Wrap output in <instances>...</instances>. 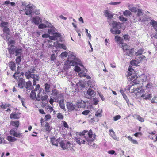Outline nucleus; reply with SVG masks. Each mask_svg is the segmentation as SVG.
Returning a JSON list of instances; mask_svg holds the SVG:
<instances>
[{
    "instance_id": "obj_4",
    "label": "nucleus",
    "mask_w": 157,
    "mask_h": 157,
    "mask_svg": "<svg viewBox=\"0 0 157 157\" xmlns=\"http://www.w3.org/2000/svg\"><path fill=\"white\" fill-rule=\"evenodd\" d=\"M75 139L76 142L79 144H86V141L82 132L77 133L75 136Z\"/></svg>"
},
{
    "instance_id": "obj_2",
    "label": "nucleus",
    "mask_w": 157,
    "mask_h": 157,
    "mask_svg": "<svg viewBox=\"0 0 157 157\" xmlns=\"http://www.w3.org/2000/svg\"><path fill=\"white\" fill-rule=\"evenodd\" d=\"M18 87L20 89H23L24 88L27 90L32 89V82L30 81L26 82L25 79L21 77L17 82Z\"/></svg>"
},
{
    "instance_id": "obj_15",
    "label": "nucleus",
    "mask_w": 157,
    "mask_h": 157,
    "mask_svg": "<svg viewBox=\"0 0 157 157\" xmlns=\"http://www.w3.org/2000/svg\"><path fill=\"white\" fill-rule=\"evenodd\" d=\"M8 50L10 55H13L15 53L16 49L14 45H11L8 48Z\"/></svg>"
},
{
    "instance_id": "obj_20",
    "label": "nucleus",
    "mask_w": 157,
    "mask_h": 157,
    "mask_svg": "<svg viewBox=\"0 0 157 157\" xmlns=\"http://www.w3.org/2000/svg\"><path fill=\"white\" fill-rule=\"evenodd\" d=\"M150 24L152 25L155 30L157 31V21L154 20H152L150 22Z\"/></svg>"
},
{
    "instance_id": "obj_61",
    "label": "nucleus",
    "mask_w": 157,
    "mask_h": 157,
    "mask_svg": "<svg viewBox=\"0 0 157 157\" xmlns=\"http://www.w3.org/2000/svg\"><path fill=\"white\" fill-rule=\"evenodd\" d=\"M124 39L125 40H129L130 39V37L129 35L125 34L123 36Z\"/></svg>"
},
{
    "instance_id": "obj_13",
    "label": "nucleus",
    "mask_w": 157,
    "mask_h": 157,
    "mask_svg": "<svg viewBox=\"0 0 157 157\" xmlns=\"http://www.w3.org/2000/svg\"><path fill=\"white\" fill-rule=\"evenodd\" d=\"M25 6H26L25 8L26 10L25 14L27 15L31 14L32 13V7L29 6V5Z\"/></svg>"
},
{
    "instance_id": "obj_55",
    "label": "nucleus",
    "mask_w": 157,
    "mask_h": 157,
    "mask_svg": "<svg viewBox=\"0 0 157 157\" xmlns=\"http://www.w3.org/2000/svg\"><path fill=\"white\" fill-rule=\"evenodd\" d=\"M119 18L120 20L122 22L126 21L127 19L126 18L124 17L123 16H121L119 17Z\"/></svg>"
},
{
    "instance_id": "obj_58",
    "label": "nucleus",
    "mask_w": 157,
    "mask_h": 157,
    "mask_svg": "<svg viewBox=\"0 0 157 157\" xmlns=\"http://www.w3.org/2000/svg\"><path fill=\"white\" fill-rule=\"evenodd\" d=\"M21 56H18L16 57V62L17 64H19L21 61Z\"/></svg>"
},
{
    "instance_id": "obj_59",
    "label": "nucleus",
    "mask_w": 157,
    "mask_h": 157,
    "mask_svg": "<svg viewBox=\"0 0 157 157\" xmlns=\"http://www.w3.org/2000/svg\"><path fill=\"white\" fill-rule=\"evenodd\" d=\"M46 25L43 23H41L39 24L38 26V28L40 29H43L46 28Z\"/></svg>"
},
{
    "instance_id": "obj_21",
    "label": "nucleus",
    "mask_w": 157,
    "mask_h": 157,
    "mask_svg": "<svg viewBox=\"0 0 157 157\" xmlns=\"http://www.w3.org/2000/svg\"><path fill=\"white\" fill-rule=\"evenodd\" d=\"M10 124L13 126L17 128L19 126V122L18 121L16 120L13 121H11Z\"/></svg>"
},
{
    "instance_id": "obj_45",
    "label": "nucleus",
    "mask_w": 157,
    "mask_h": 157,
    "mask_svg": "<svg viewBox=\"0 0 157 157\" xmlns=\"http://www.w3.org/2000/svg\"><path fill=\"white\" fill-rule=\"evenodd\" d=\"M58 47L65 50H66L67 48L66 46L65 45L63 44H61L60 43H59L58 44Z\"/></svg>"
},
{
    "instance_id": "obj_10",
    "label": "nucleus",
    "mask_w": 157,
    "mask_h": 157,
    "mask_svg": "<svg viewBox=\"0 0 157 157\" xmlns=\"http://www.w3.org/2000/svg\"><path fill=\"white\" fill-rule=\"evenodd\" d=\"M143 86L141 85L140 87H139L137 88V92L135 93L136 96L138 97H142V95L144 94V89L141 88Z\"/></svg>"
},
{
    "instance_id": "obj_18",
    "label": "nucleus",
    "mask_w": 157,
    "mask_h": 157,
    "mask_svg": "<svg viewBox=\"0 0 157 157\" xmlns=\"http://www.w3.org/2000/svg\"><path fill=\"white\" fill-rule=\"evenodd\" d=\"M33 22L36 24L38 25L41 22V19L39 17H33L32 18Z\"/></svg>"
},
{
    "instance_id": "obj_19",
    "label": "nucleus",
    "mask_w": 157,
    "mask_h": 157,
    "mask_svg": "<svg viewBox=\"0 0 157 157\" xmlns=\"http://www.w3.org/2000/svg\"><path fill=\"white\" fill-rule=\"evenodd\" d=\"M142 98H143L145 100H147V99H150L151 98V95L149 94L148 93H145L143 95H142Z\"/></svg>"
},
{
    "instance_id": "obj_52",
    "label": "nucleus",
    "mask_w": 157,
    "mask_h": 157,
    "mask_svg": "<svg viewBox=\"0 0 157 157\" xmlns=\"http://www.w3.org/2000/svg\"><path fill=\"white\" fill-rule=\"evenodd\" d=\"M10 106V105L9 104H2L1 105L0 107L1 109H5L7 107H9Z\"/></svg>"
},
{
    "instance_id": "obj_16",
    "label": "nucleus",
    "mask_w": 157,
    "mask_h": 157,
    "mask_svg": "<svg viewBox=\"0 0 157 157\" xmlns=\"http://www.w3.org/2000/svg\"><path fill=\"white\" fill-rule=\"evenodd\" d=\"M67 107L68 109L70 111L74 110L75 109V106L73 103L70 102L67 103Z\"/></svg>"
},
{
    "instance_id": "obj_23",
    "label": "nucleus",
    "mask_w": 157,
    "mask_h": 157,
    "mask_svg": "<svg viewBox=\"0 0 157 157\" xmlns=\"http://www.w3.org/2000/svg\"><path fill=\"white\" fill-rule=\"evenodd\" d=\"M134 48L130 49H128L125 52L126 54L128 56H132L134 53Z\"/></svg>"
},
{
    "instance_id": "obj_43",
    "label": "nucleus",
    "mask_w": 157,
    "mask_h": 157,
    "mask_svg": "<svg viewBox=\"0 0 157 157\" xmlns=\"http://www.w3.org/2000/svg\"><path fill=\"white\" fill-rule=\"evenodd\" d=\"M123 14L124 16L127 17L128 16H130L131 14V13L129 10H126L123 12Z\"/></svg>"
},
{
    "instance_id": "obj_41",
    "label": "nucleus",
    "mask_w": 157,
    "mask_h": 157,
    "mask_svg": "<svg viewBox=\"0 0 157 157\" xmlns=\"http://www.w3.org/2000/svg\"><path fill=\"white\" fill-rule=\"evenodd\" d=\"M144 50L143 48H140L136 52L135 55L136 56L140 55H142L143 52Z\"/></svg>"
},
{
    "instance_id": "obj_9",
    "label": "nucleus",
    "mask_w": 157,
    "mask_h": 157,
    "mask_svg": "<svg viewBox=\"0 0 157 157\" xmlns=\"http://www.w3.org/2000/svg\"><path fill=\"white\" fill-rule=\"evenodd\" d=\"M109 24L110 25H112L113 28L111 29H114L120 28L121 25V23L115 21H113L111 24L109 22Z\"/></svg>"
},
{
    "instance_id": "obj_33",
    "label": "nucleus",
    "mask_w": 157,
    "mask_h": 157,
    "mask_svg": "<svg viewBox=\"0 0 157 157\" xmlns=\"http://www.w3.org/2000/svg\"><path fill=\"white\" fill-rule=\"evenodd\" d=\"M123 44L122 46V48L124 51L125 52L128 50V49L130 48V46L129 45H127L126 43H123Z\"/></svg>"
},
{
    "instance_id": "obj_57",
    "label": "nucleus",
    "mask_w": 157,
    "mask_h": 157,
    "mask_svg": "<svg viewBox=\"0 0 157 157\" xmlns=\"http://www.w3.org/2000/svg\"><path fill=\"white\" fill-rule=\"evenodd\" d=\"M52 93L53 95L57 96L59 94V92L56 89H54L52 90Z\"/></svg>"
},
{
    "instance_id": "obj_34",
    "label": "nucleus",
    "mask_w": 157,
    "mask_h": 157,
    "mask_svg": "<svg viewBox=\"0 0 157 157\" xmlns=\"http://www.w3.org/2000/svg\"><path fill=\"white\" fill-rule=\"evenodd\" d=\"M36 95L35 91L34 90H33L30 93V98L33 100H34L35 99H36Z\"/></svg>"
},
{
    "instance_id": "obj_42",
    "label": "nucleus",
    "mask_w": 157,
    "mask_h": 157,
    "mask_svg": "<svg viewBox=\"0 0 157 157\" xmlns=\"http://www.w3.org/2000/svg\"><path fill=\"white\" fill-rule=\"evenodd\" d=\"M50 87V85L48 83H46L45 84V89L47 92H49V89Z\"/></svg>"
},
{
    "instance_id": "obj_38",
    "label": "nucleus",
    "mask_w": 157,
    "mask_h": 157,
    "mask_svg": "<svg viewBox=\"0 0 157 157\" xmlns=\"http://www.w3.org/2000/svg\"><path fill=\"white\" fill-rule=\"evenodd\" d=\"M115 41L117 42H119L120 43L123 44V43H122V39L121 37L117 36H115Z\"/></svg>"
},
{
    "instance_id": "obj_48",
    "label": "nucleus",
    "mask_w": 157,
    "mask_h": 157,
    "mask_svg": "<svg viewBox=\"0 0 157 157\" xmlns=\"http://www.w3.org/2000/svg\"><path fill=\"white\" fill-rule=\"evenodd\" d=\"M102 113V110H98L96 113L95 116L97 117H101Z\"/></svg>"
},
{
    "instance_id": "obj_22",
    "label": "nucleus",
    "mask_w": 157,
    "mask_h": 157,
    "mask_svg": "<svg viewBox=\"0 0 157 157\" xmlns=\"http://www.w3.org/2000/svg\"><path fill=\"white\" fill-rule=\"evenodd\" d=\"M69 56H70V58L71 57L74 59L73 60H70V61L71 63V66H75L77 64V63L75 61V56L72 55Z\"/></svg>"
},
{
    "instance_id": "obj_40",
    "label": "nucleus",
    "mask_w": 157,
    "mask_h": 157,
    "mask_svg": "<svg viewBox=\"0 0 157 157\" xmlns=\"http://www.w3.org/2000/svg\"><path fill=\"white\" fill-rule=\"evenodd\" d=\"M87 93L88 95L90 96H94V90L90 88L88 89Z\"/></svg>"
},
{
    "instance_id": "obj_39",
    "label": "nucleus",
    "mask_w": 157,
    "mask_h": 157,
    "mask_svg": "<svg viewBox=\"0 0 157 157\" xmlns=\"http://www.w3.org/2000/svg\"><path fill=\"white\" fill-rule=\"evenodd\" d=\"M140 62L136 60H133L130 61V63L132 66H137Z\"/></svg>"
},
{
    "instance_id": "obj_44",
    "label": "nucleus",
    "mask_w": 157,
    "mask_h": 157,
    "mask_svg": "<svg viewBox=\"0 0 157 157\" xmlns=\"http://www.w3.org/2000/svg\"><path fill=\"white\" fill-rule=\"evenodd\" d=\"M18 98L21 101V102L22 103V105L25 107H26V106H25V103H24V101H25V99L24 98H22L19 95L18 96Z\"/></svg>"
},
{
    "instance_id": "obj_28",
    "label": "nucleus",
    "mask_w": 157,
    "mask_h": 157,
    "mask_svg": "<svg viewBox=\"0 0 157 157\" xmlns=\"http://www.w3.org/2000/svg\"><path fill=\"white\" fill-rule=\"evenodd\" d=\"M78 104L77 105L78 108H85L86 107V104L83 101L78 102Z\"/></svg>"
},
{
    "instance_id": "obj_32",
    "label": "nucleus",
    "mask_w": 157,
    "mask_h": 157,
    "mask_svg": "<svg viewBox=\"0 0 157 157\" xmlns=\"http://www.w3.org/2000/svg\"><path fill=\"white\" fill-rule=\"evenodd\" d=\"M22 50L21 48H18L16 49L15 52V56H21L22 53Z\"/></svg>"
},
{
    "instance_id": "obj_56",
    "label": "nucleus",
    "mask_w": 157,
    "mask_h": 157,
    "mask_svg": "<svg viewBox=\"0 0 157 157\" xmlns=\"http://www.w3.org/2000/svg\"><path fill=\"white\" fill-rule=\"evenodd\" d=\"M57 118L59 119H63V116L60 113H58L57 114Z\"/></svg>"
},
{
    "instance_id": "obj_64",
    "label": "nucleus",
    "mask_w": 157,
    "mask_h": 157,
    "mask_svg": "<svg viewBox=\"0 0 157 157\" xmlns=\"http://www.w3.org/2000/svg\"><path fill=\"white\" fill-rule=\"evenodd\" d=\"M151 102L152 103H157V97H155L151 100Z\"/></svg>"
},
{
    "instance_id": "obj_5",
    "label": "nucleus",
    "mask_w": 157,
    "mask_h": 157,
    "mask_svg": "<svg viewBox=\"0 0 157 157\" xmlns=\"http://www.w3.org/2000/svg\"><path fill=\"white\" fill-rule=\"evenodd\" d=\"M60 146L63 150H71L73 149V144L69 141H63L60 142Z\"/></svg>"
},
{
    "instance_id": "obj_49",
    "label": "nucleus",
    "mask_w": 157,
    "mask_h": 157,
    "mask_svg": "<svg viewBox=\"0 0 157 157\" xmlns=\"http://www.w3.org/2000/svg\"><path fill=\"white\" fill-rule=\"evenodd\" d=\"M32 78L33 79V80H36L38 81H39L40 77L38 75L35 74H33L32 75Z\"/></svg>"
},
{
    "instance_id": "obj_50",
    "label": "nucleus",
    "mask_w": 157,
    "mask_h": 157,
    "mask_svg": "<svg viewBox=\"0 0 157 157\" xmlns=\"http://www.w3.org/2000/svg\"><path fill=\"white\" fill-rule=\"evenodd\" d=\"M3 31L4 33L8 34L10 33V30L9 28L7 27L4 28L3 29Z\"/></svg>"
},
{
    "instance_id": "obj_46",
    "label": "nucleus",
    "mask_w": 157,
    "mask_h": 157,
    "mask_svg": "<svg viewBox=\"0 0 157 157\" xmlns=\"http://www.w3.org/2000/svg\"><path fill=\"white\" fill-rule=\"evenodd\" d=\"M32 74L30 71L26 73L25 76L26 78L28 79H29L31 78H32Z\"/></svg>"
},
{
    "instance_id": "obj_25",
    "label": "nucleus",
    "mask_w": 157,
    "mask_h": 157,
    "mask_svg": "<svg viewBox=\"0 0 157 157\" xmlns=\"http://www.w3.org/2000/svg\"><path fill=\"white\" fill-rule=\"evenodd\" d=\"M136 12V16L138 17V20L140 21L141 18L140 17L143 15V13L142 10L140 9H137Z\"/></svg>"
},
{
    "instance_id": "obj_36",
    "label": "nucleus",
    "mask_w": 157,
    "mask_h": 157,
    "mask_svg": "<svg viewBox=\"0 0 157 157\" xmlns=\"http://www.w3.org/2000/svg\"><path fill=\"white\" fill-rule=\"evenodd\" d=\"M134 118H136L141 122H143L144 121V119L142 117L136 114H135L133 116Z\"/></svg>"
},
{
    "instance_id": "obj_7",
    "label": "nucleus",
    "mask_w": 157,
    "mask_h": 157,
    "mask_svg": "<svg viewBox=\"0 0 157 157\" xmlns=\"http://www.w3.org/2000/svg\"><path fill=\"white\" fill-rule=\"evenodd\" d=\"M10 135L14 137L21 138L22 137V134L20 133L19 132H16L13 129L10 130L9 132Z\"/></svg>"
},
{
    "instance_id": "obj_26",
    "label": "nucleus",
    "mask_w": 157,
    "mask_h": 157,
    "mask_svg": "<svg viewBox=\"0 0 157 157\" xmlns=\"http://www.w3.org/2000/svg\"><path fill=\"white\" fill-rule=\"evenodd\" d=\"M134 85V84H132L131 86H130L128 88V90L130 92L132 93H135L137 92V88H138L139 87L137 86L136 88L133 87V88H132V86Z\"/></svg>"
},
{
    "instance_id": "obj_51",
    "label": "nucleus",
    "mask_w": 157,
    "mask_h": 157,
    "mask_svg": "<svg viewBox=\"0 0 157 157\" xmlns=\"http://www.w3.org/2000/svg\"><path fill=\"white\" fill-rule=\"evenodd\" d=\"M8 22L2 21L0 24V26L1 27L4 28L5 27H7V25H8Z\"/></svg>"
},
{
    "instance_id": "obj_63",
    "label": "nucleus",
    "mask_w": 157,
    "mask_h": 157,
    "mask_svg": "<svg viewBox=\"0 0 157 157\" xmlns=\"http://www.w3.org/2000/svg\"><path fill=\"white\" fill-rule=\"evenodd\" d=\"M121 116L120 115H116L113 117V120L114 121H117L120 119Z\"/></svg>"
},
{
    "instance_id": "obj_62",
    "label": "nucleus",
    "mask_w": 157,
    "mask_h": 157,
    "mask_svg": "<svg viewBox=\"0 0 157 157\" xmlns=\"http://www.w3.org/2000/svg\"><path fill=\"white\" fill-rule=\"evenodd\" d=\"M152 84L151 83H147L146 86L145 87L147 89H151L152 87Z\"/></svg>"
},
{
    "instance_id": "obj_17",
    "label": "nucleus",
    "mask_w": 157,
    "mask_h": 157,
    "mask_svg": "<svg viewBox=\"0 0 157 157\" xmlns=\"http://www.w3.org/2000/svg\"><path fill=\"white\" fill-rule=\"evenodd\" d=\"M60 35L58 33H56L53 34V36H50L49 39L52 40H55L57 39L58 37H60Z\"/></svg>"
},
{
    "instance_id": "obj_35",
    "label": "nucleus",
    "mask_w": 157,
    "mask_h": 157,
    "mask_svg": "<svg viewBox=\"0 0 157 157\" xmlns=\"http://www.w3.org/2000/svg\"><path fill=\"white\" fill-rule=\"evenodd\" d=\"M59 105L61 108L63 110L65 109L63 99L59 101Z\"/></svg>"
},
{
    "instance_id": "obj_60",
    "label": "nucleus",
    "mask_w": 157,
    "mask_h": 157,
    "mask_svg": "<svg viewBox=\"0 0 157 157\" xmlns=\"http://www.w3.org/2000/svg\"><path fill=\"white\" fill-rule=\"evenodd\" d=\"M90 112V111L89 110H86L82 112V115L86 116L88 115L89 113Z\"/></svg>"
},
{
    "instance_id": "obj_54",
    "label": "nucleus",
    "mask_w": 157,
    "mask_h": 157,
    "mask_svg": "<svg viewBox=\"0 0 157 157\" xmlns=\"http://www.w3.org/2000/svg\"><path fill=\"white\" fill-rule=\"evenodd\" d=\"M129 10L132 12H136L137 9L136 7L131 6L129 7Z\"/></svg>"
},
{
    "instance_id": "obj_47",
    "label": "nucleus",
    "mask_w": 157,
    "mask_h": 157,
    "mask_svg": "<svg viewBox=\"0 0 157 157\" xmlns=\"http://www.w3.org/2000/svg\"><path fill=\"white\" fill-rule=\"evenodd\" d=\"M19 74L20 73L18 72H17L15 73L13 75V77L15 79L17 80L18 78V79H19V78H20L19 77Z\"/></svg>"
},
{
    "instance_id": "obj_29",
    "label": "nucleus",
    "mask_w": 157,
    "mask_h": 157,
    "mask_svg": "<svg viewBox=\"0 0 157 157\" xmlns=\"http://www.w3.org/2000/svg\"><path fill=\"white\" fill-rule=\"evenodd\" d=\"M104 13L105 16L108 18H111L113 17V15L109 13L107 10H105Z\"/></svg>"
},
{
    "instance_id": "obj_53",
    "label": "nucleus",
    "mask_w": 157,
    "mask_h": 157,
    "mask_svg": "<svg viewBox=\"0 0 157 157\" xmlns=\"http://www.w3.org/2000/svg\"><path fill=\"white\" fill-rule=\"evenodd\" d=\"M45 130L47 131H50L51 129H50V126L49 124L47 122L45 125Z\"/></svg>"
},
{
    "instance_id": "obj_8",
    "label": "nucleus",
    "mask_w": 157,
    "mask_h": 157,
    "mask_svg": "<svg viewBox=\"0 0 157 157\" xmlns=\"http://www.w3.org/2000/svg\"><path fill=\"white\" fill-rule=\"evenodd\" d=\"M62 140H61L60 138H59L57 139H56L54 137L52 138L51 139V141L53 145L56 146H58V143L60 144V142Z\"/></svg>"
},
{
    "instance_id": "obj_1",
    "label": "nucleus",
    "mask_w": 157,
    "mask_h": 157,
    "mask_svg": "<svg viewBox=\"0 0 157 157\" xmlns=\"http://www.w3.org/2000/svg\"><path fill=\"white\" fill-rule=\"evenodd\" d=\"M82 133L83 134L84 137L85 138V140L86 141V144H89L94 141L96 138V135L93 134V132L91 129L89 131L85 130L82 131Z\"/></svg>"
},
{
    "instance_id": "obj_6",
    "label": "nucleus",
    "mask_w": 157,
    "mask_h": 157,
    "mask_svg": "<svg viewBox=\"0 0 157 157\" xmlns=\"http://www.w3.org/2000/svg\"><path fill=\"white\" fill-rule=\"evenodd\" d=\"M42 90V88L40 89L39 91V93L37 95L36 100L38 101H44L47 99L48 96L47 95L42 96V94H41Z\"/></svg>"
},
{
    "instance_id": "obj_31",
    "label": "nucleus",
    "mask_w": 157,
    "mask_h": 157,
    "mask_svg": "<svg viewBox=\"0 0 157 157\" xmlns=\"http://www.w3.org/2000/svg\"><path fill=\"white\" fill-rule=\"evenodd\" d=\"M6 139L8 141L10 142H13L17 140V139L15 137L10 136H7Z\"/></svg>"
},
{
    "instance_id": "obj_37",
    "label": "nucleus",
    "mask_w": 157,
    "mask_h": 157,
    "mask_svg": "<svg viewBox=\"0 0 157 157\" xmlns=\"http://www.w3.org/2000/svg\"><path fill=\"white\" fill-rule=\"evenodd\" d=\"M128 138L129 140L131 141L133 144H138V142L136 140H134L132 139V138L130 136H129L128 137Z\"/></svg>"
},
{
    "instance_id": "obj_30",
    "label": "nucleus",
    "mask_w": 157,
    "mask_h": 157,
    "mask_svg": "<svg viewBox=\"0 0 157 157\" xmlns=\"http://www.w3.org/2000/svg\"><path fill=\"white\" fill-rule=\"evenodd\" d=\"M110 31L113 34H119L121 33V31L118 29H111Z\"/></svg>"
},
{
    "instance_id": "obj_11",
    "label": "nucleus",
    "mask_w": 157,
    "mask_h": 157,
    "mask_svg": "<svg viewBox=\"0 0 157 157\" xmlns=\"http://www.w3.org/2000/svg\"><path fill=\"white\" fill-rule=\"evenodd\" d=\"M137 75V73H136L130 72H127V74L126 75V76L127 78L129 77L130 81L133 82V83L134 81H133V80H132L131 78H133L134 77H135V79Z\"/></svg>"
},
{
    "instance_id": "obj_27",
    "label": "nucleus",
    "mask_w": 157,
    "mask_h": 157,
    "mask_svg": "<svg viewBox=\"0 0 157 157\" xmlns=\"http://www.w3.org/2000/svg\"><path fill=\"white\" fill-rule=\"evenodd\" d=\"M10 118L11 119H18L19 118V117L18 114L14 112L10 115Z\"/></svg>"
},
{
    "instance_id": "obj_14",
    "label": "nucleus",
    "mask_w": 157,
    "mask_h": 157,
    "mask_svg": "<svg viewBox=\"0 0 157 157\" xmlns=\"http://www.w3.org/2000/svg\"><path fill=\"white\" fill-rule=\"evenodd\" d=\"M70 56H69L68 60L66 61L64 65V70H67L70 68L71 66V63L70 61Z\"/></svg>"
},
{
    "instance_id": "obj_12",
    "label": "nucleus",
    "mask_w": 157,
    "mask_h": 157,
    "mask_svg": "<svg viewBox=\"0 0 157 157\" xmlns=\"http://www.w3.org/2000/svg\"><path fill=\"white\" fill-rule=\"evenodd\" d=\"M109 134L110 136L114 140L118 141L119 140V138L116 136L115 133L112 129H110L109 130Z\"/></svg>"
},
{
    "instance_id": "obj_24",
    "label": "nucleus",
    "mask_w": 157,
    "mask_h": 157,
    "mask_svg": "<svg viewBox=\"0 0 157 157\" xmlns=\"http://www.w3.org/2000/svg\"><path fill=\"white\" fill-rule=\"evenodd\" d=\"M9 67L12 71H15L16 68L15 63L14 62L11 61L8 63Z\"/></svg>"
},
{
    "instance_id": "obj_3",
    "label": "nucleus",
    "mask_w": 157,
    "mask_h": 157,
    "mask_svg": "<svg viewBox=\"0 0 157 157\" xmlns=\"http://www.w3.org/2000/svg\"><path fill=\"white\" fill-rule=\"evenodd\" d=\"M147 76L145 74H142L139 77H137V75L135 79V77L131 79L132 80H133L134 84L137 85L140 84V82L143 84L144 82H146L147 80Z\"/></svg>"
}]
</instances>
